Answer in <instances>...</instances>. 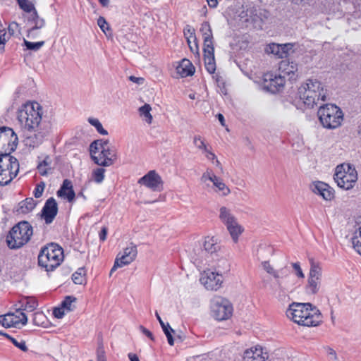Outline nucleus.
I'll return each mask as SVG.
<instances>
[{"instance_id": "obj_8", "label": "nucleus", "mask_w": 361, "mask_h": 361, "mask_svg": "<svg viewBox=\"0 0 361 361\" xmlns=\"http://www.w3.org/2000/svg\"><path fill=\"white\" fill-rule=\"evenodd\" d=\"M212 313L216 320H226L232 315L233 306L227 299L217 296L212 300Z\"/></svg>"}, {"instance_id": "obj_58", "label": "nucleus", "mask_w": 361, "mask_h": 361, "mask_svg": "<svg viewBox=\"0 0 361 361\" xmlns=\"http://www.w3.org/2000/svg\"><path fill=\"white\" fill-rule=\"evenodd\" d=\"M97 361H106L102 345H100L97 350Z\"/></svg>"}, {"instance_id": "obj_22", "label": "nucleus", "mask_w": 361, "mask_h": 361, "mask_svg": "<svg viewBox=\"0 0 361 361\" xmlns=\"http://www.w3.org/2000/svg\"><path fill=\"white\" fill-rule=\"evenodd\" d=\"M297 70V65L293 62L282 61L279 64V73L278 74H281L284 76V78L288 76L290 79H292L295 76Z\"/></svg>"}, {"instance_id": "obj_64", "label": "nucleus", "mask_w": 361, "mask_h": 361, "mask_svg": "<svg viewBox=\"0 0 361 361\" xmlns=\"http://www.w3.org/2000/svg\"><path fill=\"white\" fill-rule=\"evenodd\" d=\"M140 329L142 332V334H144L146 336H147L152 341L154 340V336L151 331L145 328L143 326H140Z\"/></svg>"}, {"instance_id": "obj_52", "label": "nucleus", "mask_w": 361, "mask_h": 361, "mask_svg": "<svg viewBox=\"0 0 361 361\" xmlns=\"http://www.w3.org/2000/svg\"><path fill=\"white\" fill-rule=\"evenodd\" d=\"M99 142L98 140H94L92 142L90 145V153L91 157H92V155H95L97 153H99L101 151V147L99 145Z\"/></svg>"}, {"instance_id": "obj_23", "label": "nucleus", "mask_w": 361, "mask_h": 361, "mask_svg": "<svg viewBox=\"0 0 361 361\" xmlns=\"http://www.w3.org/2000/svg\"><path fill=\"white\" fill-rule=\"evenodd\" d=\"M57 195L59 197H66L68 202H72L75 197L72 183L68 179L64 180L61 187L57 191Z\"/></svg>"}, {"instance_id": "obj_46", "label": "nucleus", "mask_w": 361, "mask_h": 361, "mask_svg": "<svg viewBox=\"0 0 361 361\" xmlns=\"http://www.w3.org/2000/svg\"><path fill=\"white\" fill-rule=\"evenodd\" d=\"M89 122L92 125L94 126L97 130L102 135H107L108 133L107 131L103 128L101 123L99 122V121L97 119V118H90L88 119Z\"/></svg>"}, {"instance_id": "obj_33", "label": "nucleus", "mask_w": 361, "mask_h": 361, "mask_svg": "<svg viewBox=\"0 0 361 361\" xmlns=\"http://www.w3.org/2000/svg\"><path fill=\"white\" fill-rule=\"evenodd\" d=\"M310 270L309 278L321 279L322 276V268L319 264L314 261L313 259H310Z\"/></svg>"}, {"instance_id": "obj_37", "label": "nucleus", "mask_w": 361, "mask_h": 361, "mask_svg": "<svg viewBox=\"0 0 361 361\" xmlns=\"http://www.w3.org/2000/svg\"><path fill=\"white\" fill-rule=\"evenodd\" d=\"M320 281L321 279L308 278V284L307 286L308 292L312 294L317 293L320 287Z\"/></svg>"}, {"instance_id": "obj_39", "label": "nucleus", "mask_w": 361, "mask_h": 361, "mask_svg": "<svg viewBox=\"0 0 361 361\" xmlns=\"http://www.w3.org/2000/svg\"><path fill=\"white\" fill-rule=\"evenodd\" d=\"M352 244L355 250L361 255V226L352 238Z\"/></svg>"}, {"instance_id": "obj_62", "label": "nucleus", "mask_w": 361, "mask_h": 361, "mask_svg": "<svg viewBox=\"0 0 361 361\" xmlns=\"http://www.w3.org/2000/svg\"><path fill=\"white\" fill-rule=\"evenodd\" d=\"M108 233V229L106 227L104 226L102 227L101 231L99 233V237L101 241H104L106 238Z\"/></svg>"}, {"instance_id": "obj_56", "label": "nucleus", "mask_w": 361, "mask_h": 361, "mask_svg": "<svg viewBox=\"0 0 361 361\" xmlns=\"http://www.w3.org/2000/svg\"><path fill=\"white\" fill-rule=\"evenodd\" d=\"M65 310L61 306L56 307L53 310V314L56 318L61 319L65 315Z\"/></svg>"}, {"instance_id": "obj_57", "label": "nucleus", "mask_w": 361, "mask_h": 361, "mask_svg": "<svg viewBox=\"0 0 361 361\" xmlns=\"http://www.w3.org/2000/svg\"><path fill=\"white\" fill-rule=\"evenodd\" d=\"M326 354H327L329 358L331 360L336 361L338 360L336 353L334 349H332L331 348H327L326 349Z\"/></svg>"}, {"instance_id": "obj_12", "label": "nucleus", "mask_w": 361, "mask_h": 361, "mask_svg": "<svg viewBox=\"0 0 361 361\" xmlns=\"http://www.w3.org/2000/svg\"><path fill=\"white\" fill-rule=\"evenodd\" d=\"M138 183L146 186L153 191H161L163 188V181L161 176L154 171H149L140 178Z\"/></svg>"}, {"instance_id": "obj_30", "label": "nucleus", "mask_w": 361, "mask_h": 361, "mask_svg": "<svg viewBox=\"0 0 361 361\" xmlns=\"http://www.w3.org/2000/svg\"><path fill=\"white\" fill-rule=\"evenodd\" d=\"M271 289L273 294L281 300L286 296L288 288L283 285L280 279H276V282L271 285Z\"/></svg>"}, {"instance_id": "obj_3", "label": "nucleus", "mask_w": 361, "mask_h": 361, "mask_svg": "<svg viewBox=\"0 0 361 361\" xmlns=\"http://www.w3.org/2000/svg\"><path fill=\"white\" fill-rule=\"evenodd\" d=\"M63 250L58 244L51 243L43 247L38 255V264L47 271L59 267L63 260Z\"/></svg>"}, {"instance_id": "obj_44", "label": "nucleus", "mask_w": 361, "mask_h": 361, "mask_svg": "<svg viewBox=\"0 0 361 361\" xmlns=\"http://www.w3.org/2000/svg\"><path fill=\"white\" fill-rule=\"evenodd\" d=\"M104 172L105 170L102 168L95 169L92 173L94 180L97 183H102L104 178Z\"/></svg>"}, {"instance_id": "obj_34", "label": "nucleus", "mask_w": 361, "mask_h": 361, "mask_svg": "<svg viewBox=\"0 0 361 361\" xmlns=\"http://www.w3.org/2000/svg\"><path fill=\"white\" fill-rule=\"evenodd\" d=\"M13 313L8 312L4 315L0 316V323L4 327L8 328L11 326L16 327V322L13 321Z\"/></svg>"}, {"instance_id": "obj_54", "label": "nucleus", "mask_w": 361, "mask_h": 361, "mask_svg": "<svg viewBox=\"0 0 361 361\" xmlns=\"http://www.w3.org/2000/svg\"><path fill=\"white\" fill-rule=\"evenodd\" d=\"M292 267L293 269L295 271V274L300 279H304L305 275L301 269L300 264L298 262L292 263Z\"/></svg>"}, {"instance_id": "obj_18", "label": "nucleus", "mask_w": 361, "mask_h": 361, "mask_svg": "<svg viewBox=\"0 0 361 361\" xmlns=\"http://www.w3.org/2000/svg\"><path fill=\"white\" fill-rule=\"evenodd\" d=\"M268 357L267 353H264L261 347L247 349L243 354L244 361H267Z\"/></svg>"}, {"instance_id": "obj_26", "label": "nucleus", "mask_w": 361, "mask_h": 361, "mask_svg": "<svg viewBox=\"0 0 361 361\" xmlns=\"http://www.w3.org/2000/svg\"><path fill=\"white\" fill-rule=\"evenodd\" d=\"M200 31L203 37L204 47H208L214 45L212 31L208 22L204 21L201 24Z\"/></svg>"}, {"instance_id": "obj_43", "label": "nucleus", "mask_w": 361, "mask_h": 361, "mask_svg": "<svg viewBox=\"0 0 361 361\" xmlns=\"http://www.w3.org/2000/svg\"><path fill=\"white\" fill-rule=\"evenodd\" d=\"M23 44L27 49L37 51L44 44V42L41 41L37 42H31L26 39H24Z\"/></svg>"}, {"instance_id": "obj_38", "label": "nucleus", "mask_w": 361, "mask_h": 361, "mask_svg": "<svg viewBox=\"0 0 361 361\" xmlns=\"http://www.w3.org/2000/svg\"><path fill=\"white\" fill-rule=\"evenodd\" d=\"M76 301V298L74 296H66L62 301L61 305L67 312L72 311L75 309L73 303Z\"/></svg>"}, {"instance_id": "obj_31", "label": "nucleus", "mask_w": 361, "mask_h": 361, "mask_svg": "<svg viewBox=\"0 0 361 361\" xmlns=\"http://www.w3.org/2000/svg\"><path fill=\"white\" fill-rule=\"evenodd\" d=\"M203 247L204 250L210 254L216 252L219 249V245L216 243V240L213 237L206 238L203 244Z\"/></svg>"}, {"instance_id": "obj_53", "label": "nucleus", "mask_w": 361, "mask_h": 361, "mask_svg": "<svg viewBox=\"0 0 361 361\" xmlns=\"http://www.w3.org/2000/svg\"><path fill=\"white\" fill-rule=\"evenodd\" d=\"M97 25L104 32L109 30V25L104 17L100 16L97 19Z\"/></svg>"}, {"instance_id": "obj_16", "label": "nucleus", "mask_w": 361, "mask_h": 361, "mask_svg": "<svg viewBox=\"0 0 361 361\" xmlns=\"http://www.w3.org/2000/svg\"><path fill=\"white\" fill-rule=\"evenodd\" d=\"M19 121L28 130H36L42 121V114H18Z\"/></svg>"}, {"instance_id": "obj_59", "label": "nucleus", "mask_w": 361, "mask_h": 361, "mask_svg": "<svg viewBox=\"0 0 361 361\" xmlns=\"http://www.w3.org/2000/svg\"><path fill=\"white\" fill-rule=\"evenodd\" d=\"M37 169L42 176H46L47 175L48 170L50 169V167H46L42 164L39 163L37 166Z\"/></svg>"}, {"instance_id": "obj_42", "label": "nucleus", "mask_w": 361, "mask_h": 361, "mask_svg": "<svg viewBox=\"0 0 361 361\" xmlns=\"http://www.w3.org/2000/svg\"><path fill=\"white\" fill-rule=\"evenodd\" d=\"M85 270L83 268H80L75 272L72 276L73 281L75 284H82L85 280Z\"/></svg>"}, {"instance_id": "obj_35", "label": "nucleus", "mask_w": 361, "mask_h": 361, "mask_svg": "<svg viewBox=\"0 0 361 361\" xmlns=\"http://www.w3.org/2000/svg\"><path fill=\"white\" fill-rule=\"evenodd\" d=\"M13 313V321L16 322V326L21 324L22 325H25L27 322V317L26 314L22 312L19 308L16 309L15 312Z\"/></svg>"}, {"instance_id": "obj_60", "label": "nucleus", "mask_w": 361, "mask_h": 361, "mask_svg": "<svg viewBox=\"0 0 361 361\" xmlns=\"http://www.w3.org/2000/svg\"><path fill=\"white\" fill-rule=\"evenodd\" d=\"M276 272H279L281 279H283V277H287L289 275L290 271L289 269L286 267H285L279 270L276 271Z\"/></svg>"}, {"instance_id": "obj_61", "label": "nucleus", "mask_w": 361, "mask_h": 361, "mask_svg": "<svg viewBox=\"0 0 361 361\" xmlns=\"http://www.w3.org/2000/svg\"><path fill=\"white\" fill-rule=\"evenodd\" d=\"M7 39L8 38H6V32L0 34V51H3L4 49L5 43L7 41Z\"/></svg>"}, {"instance_id": "obj_11", "label": "nucleus", "mask_w": 361, "mask_h": 361, "mask_svg": "<svg viewBox=\"0 0 361 361\" xmlns=\"http://www.w3.org/2000/svg\"><path fill=\"white\" fill-rule=\"evenodd\" d=\"M200 282L207 290H217L221 287L223 278L216 271L207 270L202 274Z\"/></svg>"}, {"instance_id": "obj_5", "label": "nucleus", "mask_w": 361, "mask_h": 361, "mask_svg": "<svg viewBox=\"0 0 361 361\" xmlns=\"http://www.w3.org/2000/svg\"><path fill=\"white\" fill-rule=\"evenodd\" d=\"M334 179L339 188L350 190L357 180V171L349 164L337 166Z\"/></svg>"}, {"instance_id": "obj_32", "label": "nucleus", "mask_w": 361, "mask_h": 361, "mask_svg": "<svg viewBox=\"0 0 361 361\" xmlns=\"http://www.w3.org/2000/svg\"><path fill=\"white\" fill-rule=\"evenodd\" d=\"M229 270L230 264L226 259L221 258L218 259L216 265V272L222 276L223 274L228 273Z\"/></svg>"}, {"instance_id": "obj_41", "label": "nucleus", "mask_w": 361, "mask_h": 361, "mask_svg": "<svg viewBox=\"0 0 361 361\" xmlns=\"http://www.w3.org/2000/svg\"><path fill=\"white\" fill-rule=\"evenodd\" d=\"M20 8L26 13H31L35 6L31 0H17Z\"/></svg>"}, {"instance_id": "obj_45", "label": "nucleus", "mask_w": 361, "mask_h": 361, "mask_svg": "<svg viewBox=\"0 0 361 361\" xmlns=\"http://www.w3.org/2000/svg\"><path fill=\"white\" fill-rule=\"evenodd\" d=\"M219 191L222 192V195L226 196L230 193V189L226 185L223 180L219 178L218 181L214 182L213 184Z\"/></svg>"}, {"instance_id": "obj_49", "label": "nucleus", "mask_w": 361, "mask_h": 361, "mask_svg": "<svg viewBox=\"0 0 361 361\" xmlns=\"http://www.w3.org/2000/svg\"><path fill=\"white\" fill-rule=\"evenodd\" d=\"M184 36L188 40H190L191 38H193L195 40V38H196L195 33V29L192 27L190 25H186L185 27L183 30Z\"/></svg>"}, {"instance_id": "obj_9", "label": "nucleus", "mask_w": 361, "mask_h": 361, "mask_svg": "<svg viewBox=\"0 0 361 361\" xmlns=\"http://www.w3.org/2000/svg\"><path fill=\"white\" fill-rule=\"evenodd\" d=\"M219 217L222 223L226 226L233 240L237 241L239 235L243 232V228L237 223L236 219L232 214L231 210L226 207H221L219 209Z\"/></svg>"}, {"instance_id": "obj_48", "label": "nucleus", "mask_w": 361, "mask_h": 361, "mask_svg": "<svg viewBox=\"0 0 361 361\" xmlns=\"http://www.w3.org/2000/svg\"><path fill=\"white\" fill-rule=\"evenodd\" d=\"M193 143L199 149L207 151V145L200 135H195L194 137Z\"/></svg>"}, {"instance_id": "obj_29", "label": "nucleus", "mask_w": 361, "mask_h": 361, "mask_svg": "<svg viewBox=\"0 0 361 361\" xmlns=\"http://www.w3.org/2000/svg\"><path fill=\"white\" fill-rule=\"evenodd\" d=\"M42 106L35 101H27L18 109V113H39Z\"/></svg>"}, {"instance_id": "obj_13", "label": "nucleus", "mask_w": 361, "mask_h": 361, "mask_svg": "<svg viewBox=\"0 0 361 361\" xmlns=\"http://www.w3.org/2000/svg\"><path fill=\"white\" fill-rule=\"evenodd\" d=\"M116 159V153L113 147L102 149L98 156L92 155V159L94 163L102 166H109L112 165Z\"/></svg>"}, {"instance_id": "obj_17", "label": "nucleus", "mask_w": 361, "mask_h": 361, "mask_svg": "<svg viewBox=\"0 0 361 361\" xmlns=\"http://www.w3.org/2000/svg\"><path fill=\"white\" fill-rule=\"evenodd\" d=\"M137 255V250L135 245L130 243L129 246L126 247L122 254L119 253L116 258L120 261L123 266L128 265L133 262Z\"/></svg>"}, {"instance_id": "obj_15", "label": "nucleus", "mask_w": 361, "mask_h": 361, "mask_svg": "<svg viewBox=\"0 0 361 361\" xmlns=\"http://www.w3.org/2000/svg\"><path fill=\"white\" fill-rule=\"evenodd\" d=\"M319 119L324 128L335 129L342 124L343 114H319Z\"/></svg>"}, {"instance_id": "obj_55", "label": "nucleus", "mask_w": 361, "mask_h": 361, "mask_svg": "<svg viewBox=\"0 0 361 361\" xmlns=\"http://www.w3.org/2000/svg\"><path fill=\"white\" fill-rule=\"evenodd\" d=\"M142 121L148 125L155 123L152 114H140Z\"/></svg>"}, {"instance_id": "obj_27", "label": "nucleus", "mask_w": 361, "mask_h": 361, "mask_svg": "<svg viewBox=\"0 0 361 361\" xmlns=\"http://www.w3.org/2000/svg\"><path fill=\"white\" fill-rule=\"evenodd\" d=\"M30 13L28 20L34 23V25L28 30V37L33 35L36 30L43 27L45 24L44 20L39 17L35 8Z\"/></svg>"}, {"instance_id": "obj_4", "label": "nucleus", "mask_w": 361, "mask_h": 361, "mask_svg": "<svg viewBox=\"0 0 361 361\" xmlns=\"http://www.w3.org/2000/svg\"><path fill=\"white\" fill-rule=\"evenodd\" d=\"M32 234V227L27 221L19 222L7 235V245L11 249L20 248L30 240Z\"/></svg>"}, {"instance_id": "obj_14", "label": "nucleus", "mask_w": 361, "mask_h": 361, "mask_svg": "<svg viewBox=\"0 0 361 361\" xmlns=\"http://www.w3.org/2000/svg\"><path fill=\"white\" fill-rule=\"evenodd\" d=\"M58 213V204L54 197L49 198L42 209V219H43L47 224H50L53 222Z\"/></svg>"}, {"instance_id": "obj_40", "label": "nucleus", "mask_w": 361, "mask_h": 361, "mask_svg": "<svg viewBox=\"0 0 361 361\" xmlns=\"http://www.w3.org/2000/svg\"><path fill=\"white\" fill-rule=\"evenodd\" d=\"M325 111L331 113H343L340 107L333 104H326L319 106L318 113H324Z\"/></svg>"}, {"instance_id": "obj_19", "label": "nucleus", "mask_w": 361, "mask_h": 361, "mask_svg": "<svg viewBox=\"0 0 361 361\" xmlns=\"http://www.w3.org/2000/svg\"><path fill=\"white\" fill-rule=\"evenodd\" d=\"M204 60L205 68L209 73H214L216 71L214 45L203 47Z\"/></svg>"}, {"instance_id": "obj_2", "label": "nucleus", "mask_w": 361, "mask_h": 361, "mask_svg": "<svg viewBox=\"0 0 361 361\" xmlns=\"http://www.w3.org/2000/svg\"><path fill=\"white\" fill-rule=\"evenodd\" d=\"M300 99L307 109L317 105L320 99L325 101L326 94L322 84L317 79H309L298 88Z\"/></svg>"}, {"instance_id": "obj_21", "label": "nucleus", "mask_w": 361, "mask_h": 361, "mask_svg": "<svg viewBox=\"0 0 361 361\" xmlns=\"http://www.w3.org/2000/svg\"><path fill=\"white\" fill-rule=\"evenodd\" d=\"M293 47L292 44H272L269 46L267 51L273 54L278 58L283 59L287 57L288 50L292 49Z\"/></svg>"}, {"instance_id": "obj_51", "label": "nucleus", "mask_w": 361, "mask_h": 361, "mask_svg": "<svg viewBox=\"0 0 361 361\" xmlns=\"http://www.w3.org/2000/svg\"><path fill=\"white\" fill-rule=\"evenodd\" d=\"M188 46L190 47V51L195 54H197V56L200 55V52H199V47H198V44H197V39L195 38V40L193 39V43H192L191 40H188Z\"/></svg>"}, {"instance_id": "obj_63", "label": "nucleus", "mask_w": 361, "mask_h": 361, "mask_svg": "<svg viewBox=\"0 0 361 361\" xmlns=\"http://www.w3.org/2000/svg\"><path fill=\"white\" fill-rule=\"evenodd\" d=\"M174 331H168L166 332H165V335L167 338V340H168V343L170 345H173L174 344V341H173V336H172V333H173Z\"/></svg>"}, {"instance_id": "obj_6", "label": "nucleus", "mask_w": 361, "mask_h": 361, "mask_svg": "<svg viewBox=\"0 0 361 361\" xmlns=\"http://www.w3.org/2000/svg\"><path fill=\"white\" fill-rule=\"evenodd\" d=\"M19 163L16 158L0 157V185H6L18 175Z\"/></svg>"}, {"instance_id": "obj_25", "label": "nucleus", "mask_w": 361, "mask_h": 361, "mask_svg": "<svg viewBox=\"0 0 361 361\" xmlns=\"http://www.w3.org/2000/svg\"><path fill=\"white\" fill-rule=\"evenodd\" d=\"M18 303L20 305L18 307L22 312H32L34 311L38 306V302L37 300L34 297L30 296H23L18 301Z\"/></svg>"}, {"instance_id": "obj_7", "label": "nucleus", "mask_w": 361, "mask_h": 361, "mask_svg": "<svg viewBox=\"0 0 361 361\" xmlns=\"http://www.w3.org/2000/svg\"><path fill=\"white\" fill-rule=\"evenodd\" d=\"M17 142L18 137L11 128H0V157L15 158L11 154L16 149Z\"/></svg>"}, {"instance_id": "obj_10", "label": "nucleus", "mask_w": 361, "mask_h": 361, "mask_svg": "<svg viewBox=\"0 0 361 361\" xmlns=\"http://www.w3.org/2000/svg\"><path fill=\"white\" fill-rule=\"evenodd\" d=\"M285 82L281 74L269 72L264 74L261 86L264 91L275 94L283 88Z\"/></svg>"}, {"instance_id": "obj_47", "label": "nucleus", "mask_w": 361, "mask_h": 361, "mask_svg": "<svg viewBox=\"0 0 361 361\" xmlns=\"http://www.w3.org/2000/svg\"><path fill=\"white\" fill-rule=\"evenodd\" d=\"M262 267L264 269V270L267 271V273L272 274L275 279H280V275L279 272H276V270L274 269V268L270 265L269 262H263Z\"/></svg>"}, {"instance_id": "obj_20", "label": "nucleus", "mask_w": 361, "mask_h": 361, "mask_svg": "<svg viewBox=\"0 0 361 361\" xmlns=\"http://www.w3.org/2000/svg\"><path fill=\"white\" fill-rule=\"evenodd\" d=\"M312 191L322 196L325 200H331L334 196L333 189L324 182L316 183L313 186Z\"/></svg>"}, {"instance_id": "obj_1", "label": "nucleus", "mask_w": 361, "mask_h": 361, "mask_svg": "<svg viewBox=\"0 0 361 361\" xmlns=\"http://www.w3.org/2000/svg\"><path fill=\"white\" fill-rule=\"evenodd\" d=\"M287 317L299 325L313 326L322 321L319 310L310 303L293 302L286 311Z\"/></svg>"}, {"instance_id": "obj_36", "label": "nucleus", "mask_w": 361, "mask_h": 361, "mask_svg": "<svg viewBox=\"0 0 361 361\" xmlns=\"http://www.w3.org/2000/svg\"><path fill=\"white\" fill-rule=\"evenodd\" d=\"M1 336H5L8 340H10L11 341V343L16 347H17L18 348L20 349L22 351H23V352L27 351V345L25 344V341H23V339H20V341H18L17 338H13L10 335H8V334H7L6 333H4V332H2Z\"/></svg>"}, {"instance_id": "obj_24", "label": "nucleus", "mask_w": 361, "mask_h": 361, "mask_svg": "<svg viewBox=\"0 0 361 361\" xmlns=\"http://www.w3.org/2000/svg\"><path fill=\"white\" fill-rule=\"evenodd\" d=\"M177 73L182 78L193 75L195 68L188 59H183L176 67Z\"/></svg>"}, {"instance_id": "obj_50", "label": "nucleus", "mask_w": 361, "mask_h": 361, "mask_svg": "<svg viewBox=\"0 0 361 361\" xmlns=\"http://www.w3.org/2000/svg\"><path fill=\"white\" fill-rule=\"evenodd\" d=\"M45 188V184L44 182H41L40 183L37 184L34 190V196L35 198H39L42 197L44 190Z\"/></svg>"}, {"instance_id": "obj_28", "label": "nucleus", "mask_w": 361, "mask_h": 361, "mask_svg": "<svg viewBox=\"0 0 361 361\" xmlns=\"http://www.w3.org/2000/svg\"><path fill=\"white\" fill-rule=\"evenodd\" d=\"M36 202L32 197L26 198L21 201L16 209L18 214H25L32 212L36 207Z\"/></svg>"}]
</instances>
